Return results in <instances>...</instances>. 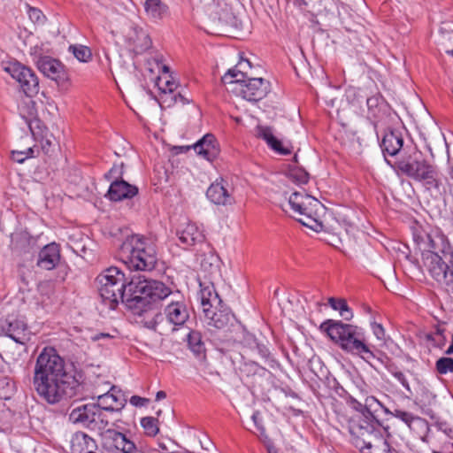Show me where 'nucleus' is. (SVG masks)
Segmentation results:
<instances>
[{"label":"nucleus","instance_id":"f257e3e1","mask_svg":"<svg viewBox=\"0 0 453 453\" xmlns=\"http://www.w3.org/2000/svg\"><path fill=\"white\" fill-rule=\"evenodd\" d=\"M96 280L102 303L110 310H115L121 301L128 309L142 313L154 301L171 293L163 282L142 276H134L127 281L124 273L116 266L103 271Z\"/></svg>","mask_w":453,"mask_h":453},{"label":"nucleus","instance_id":"f03ea898","mask_svg":"<svg viewBox=\"0 0 453 453\" xmlns=\"http://www.w3.org/2000/svg\"><path fill=\"white\" fill-rule=\"evenodd\" d=\"M33 384L41 398L50 404L72 397H82L83 385L65 369V362L53 347H45L36 358Z\"/></svg>","mask_w":453,"mask_h":453},{"label":"nucleus","instance_id":"7ed1b4c3","mask_svg":"<svg viewBox=\"0 0 453 453\" xmlns=\"http://www.w3.org/2000/svg\"><path fill=\"white\" fill-rule=\"evenodd\" d=\"M413 241L421 252L422 264L407 258L419 270H426L438 284L453 288V247L440 230H416Z\"/></svg>","mask_w":453,"mask_h":453},{"label":"nucleus","instance_id":"20e7f679","mask_svg":"<svg viewBox=\"0 0 453 453\" xmlns=\"http://www.w3.org/2000/svg\"><path fill=\"white\" fill-rule=\"evenodd\" d=\"M396 173L420 183L430 192H441L442 187L441 174L438 167L430 162L423 153L414 149L404 153L395 162Z\"/></svg>","mask_w":453,"mask_h":453},{"label":"nucleus","instance_id":"39448f33","mask_svg":"<svg viewBox=\"0 0 453 453\" xmlns=\"http://www.w3.org/2000/svg\"><path fill=\"white\" fill-rule=\"evenodd\" d=\"M319 330L345 351L359 355L366 361L376 357L374 351L366 344L364 334L357 326L345 324L341 320L326 319L319 326Z\"/></svg>","mask_w":453,"mask_h":453},{"label":"nucleus","instance_id":"423d86ee","mask_svg":"<svg viewBox=\"0 0 453 453\" xmlns=\"http://www.w3.org/2000/svg\"><path fill=\"white\" fill-rule=\"evenodd\" d=\"M121 261L134 271H152L157 263V249L154 240L143 235L127 236L119 248Z\"/></svg>","mask_w":453,"mask_h":453},{"label":"nucleus","instance_id":"0eeeda50","mask_svg":"<svg viewBox=\"0 0 453 453\" xmlns=\"http://www.w3.org/2000/svg\"><path fill=\"white\" fill-rule=\"evenodd\" d=\"M288 205L301 224L316 232L322 230L323 225L318 219L322 204L318 199L303 192H294L288 198Z\"/></svg>","mask_w":453,"mask_h":453},{"label":"nucleus","instance_id":"6e6552de","mask_svg":"<svg viewBox=\"0 0 453 453\" xmlns=\"http://www.w3.org/2000/svg\"><path fill=\"white\" fill-rule=\"evenodd\" d=\"M349 431L352 437V443L357 449L365 447L367 441H372L383 433H388V427L378 420L373 413L366 416H354L349 421Z\"/></svg>","mask_w":453,"mask_h":453},{"label":"nucleus","instance_id":"1a4fd4ad","mask_svg":"<svg viewBox=\"0 0 453 453\" xmlns=\"http://www.w3.org/2000/svg\"><path fill=\"white\" fill-rule=\"evenodd\" d=\"M4 71L19 83V89L27 96L33 97L38 94L39 79L30 67L19 62H11L4 67Z\"/></svg>","mask_w":453,"mask_h":453},{"label":"nucleus","instance_id":"9d476101","mask_svg":"<svg viewBox=\"0 0 453 453\" xmlns=\"http://www.w3.org/2000/svg\"><path fill=\"white\" fill-rule=\"evenodd\" d=\"M170 300L164 308V315L166 320L176 328L183 326L190 318V308L185 298L179 293H171L161 300ZM160 299H157L159 301ZM157 302V300L155 301Z\"/></svg>","mask_w":453,"mask_h":453},{"label":"nucleus","instance_id":"9b49d317","mask_svg":"<svg viewBox=\"0 0 453 453\" xmlns=\"http://www.w3.org/2000/svg\"><path fill=\"white\" fill-rule=\"evenodd\" d=\"M0 335H6L22 345L30 340L27 325L23 319L13 315L0 319Z\"/></svg>","mask_w":453,"mask_h":453},{"label":"nucleus","instance_id":"f8f14e48","mask_svg":"<svg viewBox=\"0 0 453 453\" xmlns=\"http://www.w3.org/2000/svg\"><path fill=\"white\" fill-rule=\"evenodd\" d=\"M101 443L108 452L135 453L137 447L135 443L127 435L116 429L111 428L104 432L100 438Z\"/></svg>","mask_w":453,"mask_h":453},{"label":"nucleus","instance_id":"ddd939ff","mask_svg":"<svg viewBox=\"0 0 453 453\" xmlns=\"http://www.w3.org/2000/svg\"><path fill=\"white\" fill-rule=\"evenodd\" d=\"M233 91L247 101L257 102L269 93L270 82L263 78L250 77L239 88H233Z\"/></svg>","mask_w":453,"mask_h":453},{"label":"nucleus","instance_id":"4468645a","mask_svg":"<svg viewBox=\"0 0 453 453\" xmlns=\"http://www.w3.org/2000/svg\"><path fill=\"white\" fill-rule=\"evenodd\" d=\"M234 188L224 178L216 179L207 188V198L216 205H232L235 203L233 196Z\"/></svg>","mask_w":453,"mask_h":453},{"label":"nucleus","instance_id":"2eb2a0df","mask_svg":"<svg viewBox=\"0 0 453 453\" xmlns=\"http://www.w3.org/2000/svg\"><path fill=\"white\" fill-rule=\"evenodd\" d=\"M36 66L44 76L55 81L57 83H61L67 80L65 66L58 59L49 56H41L36 61Z\"/></svg>","mask_w":453,"mask_h":453},{"label":"nucleus","instance_id":"dca6fc26","mask_svg":"<svg viewBox=\"0 0 453 453\" xmlns=\"http://www.w3.org/2000/svg\"><path fill=\"white\" fill-rule=\"evenodd\" d=\"M176 235L183 249H188L198 243H203L205 240L203 231L196 224L191 222L180 225L176 230Z\"/></svg>","mask_w":453,"mask_h":453},{"label":"nucleus","instance_id":"f3484780","mask_svg":"<svg viewBox=\"0 0 453 453\" xmlns=\"http://www.w3.org/2000/svg\"><path fill=\"white\" fill-rule=\"evenodd\" d=\"M193 147L197 155L210 162L215 160L220 153L219 144L212 134L203 135Z\"/></svg>","mask_w":453,"mask_h":453},{"label":"nucleus","instance_id":"a211bd4d","mask_svg":"<svg viewBox=\"0 0 453 453\" xmlns=\"http://www.w3.org/2000/svg\"><path fill=\"white\" fill-rule=\"evenodd\" d=\"M138 188L135 185L129 184L123 179L114 180L109 188L106 196L114 202L124 199H131L138 194Z\"/></svg>","mask_w":453,"mask_h":453},{"label":"nucleus","instance_id":"6ab92c4d","mask_svg":"<svg viewBox=\"0 0 453 453\" xmlns=\"http://www.w3.org/2000/svg\"><path fill=\"white\" fill-rule=\"evenodd\" d=\"M70 442L72 453H104L99 449L96 441L81 431L74 433Z\"/></svg>","mask_w":453,"mask_h":453},{"label":"nucleus","instance_id":"aec40b11","mask_svg":"<svg viewBox=\"0 0 453 453\" xmlns=\"http://www.w3.org/2000/svg\"><path fill=\"white\" fill-rule=\"evenodd\" d=\"M60 260V247L56 242L45 245L39 252L36 265L44 270L54 269Z\"/></svg>","mask_w":453,"mask_h":453},{"label":"nucleus","instance_id":"412c9836","mask_svg":"<svg viewBox=\"0 0 453 453\" xmlns=\"http://www.w3.org/2000/svg\"><path fill=\"white\" fill-rule=\"evenodd\" d=\"M256 135L257 138L264 140L268 147L278 154L290 155L292 152L290 148L284 146L282 142L274 135L273 129L271 127L257 125Z\"/></svg>","mask_w":453,"mask_h":453},{"label":"nucleus","instance_id":"4be33fe9","mask_svg":"<svg viewBox=\"0 0 453 453\" xmlns=\"http://www.w3.org/2000/svg\"><path fill=\"white\" fill-rule=\"evenodd\" d=\"M156 86L160 91L159 98L163 104L171 107L176 104L174 93L178 88V84L170 75L158 77L156 81Z\"/></svg>","mask_w":453,"mask_h":453},{"label":"nucleus","instance_id":"5701e85b","mask_svg":"<svg viewBox=\"0 0 453 453\" xmlns=\"http://www.w3.org/2000/svg\"><path fill=\"white\" fill-rule=\"evenodd\" d=\"M380 146L384 155H397L403 146L402 133L398 130H387L383 134Z\"/></svg>","mask_w":453,"mask_h":453},{"label":"nucleus","instance_id":"b1692460","mask_svg":"<svg viewBox=\"0 0 453 453\" xmlns=\"http://www.w3.org/2000/svg\"><path fill=\"white\" fill-rule=\"evenodd\" d=\"M209 326L217 329L226 328L231 320V314L226 310L218 308V305L206 307L203 311Z\"/></svg>","mask_w":453,"mask_h":453},{"label":"nucleus","instance_id":"393cba45","mask_svg":"<svg viewBox=\"0 0 453 453\" xmlns=\"http://www.w3.org/2000/svg\"><path fill=\"white\" fill-rule=\"evenodd\" d=\"M96 410V403H88L78 406L71 411L69 414V419L73 424H79L89 429L95 411Z\"/></svg>","mask_w":453,"mask_h":453},{"label":"nucleus","instance_id":"a878e982","mask_svg":"<svg viewBox=\"0 0 453 453\" xmlns=\"http://www.w3.org/2000/svg\"><path fill=\"white\" fill-rule=\"evenodd\" d=\"M113 390L114 388H111V392L99 395L96 403L100 408L110 414L120 413L126 405V400L115 395Z\"/></svg>","mask_w":453,"mask_h":453},{"label":"nucleus","instance_id":"bb28decb","mask_svg":"<svg viewBox=\"0 0 453 453\" xmlns=\"http://www.w3.org/2000/svg\"><path fill=\"white\" fill-rule=\"evenodd\" d=\"M129 46L135 54H142L151 47L152 42L142 28H134L128 38Z\"/></svg>","mask_w":453,"mask_h":453},{"label":"nucleus","instance_id":"cd10ccee","mask_svg":"<svg viewBox=\"0 0 453 453\" xmlns=\"http://www.w3.org/2000/svg\"><path fill=\"white\" fill-rule=\"evenodd\" d=\"M244 64L250 65L249 60H243L239 62V64L234 68L229 69L226 73L222 77V82L224 84H232L234 88H239L241 83L246 82L248 78H250L247 72L243 71Z\"/></svg>","mask_w":453,"mask_h":453},{"label":"nucleus","instance_id":"c85d7f7f","mask_svg":"<svg viewBox=\"0 0 453 453\" xmlns=\"http://www.w3.org/2000/svg\"><path fill=\"white\" fill-rule=\"evenodd\" d=\"M187 343L190 351L199 361L206 359V348L202 334L197 330H191L187 335Z\"/></svg>","mask_w":453,"mask_h":453},{"label":"nucleus","instance_id":"c756f323","mask_svg":"<svg viewBox=\"0 0 453 453\" xmlns=\"http://www.w3.org/2000/svg\"><path fill=\"white\" fill-rule=\"evenodd\" d=\"M97 410L95 411L92 423L90 424L89 430L96 432L100 438L103 436L104 432L107 431V426L110 424V418L106 411L96 404Z\"/></svg>","mask_w":453,"mask_h":453},{"label":"nucleus","instance_id":"7c9ffc66","mask_svg":"<svg viewBox=\"0 0 453 453\" xmlns=\"http://www.w3.org/2000/svg\"><path fill=\"white\" fill-rule=\"evenodd\" d=\"M144 11L148 17L152 19H162L168 12V6L161 0H146Z\"/></svg>","mask_w":453,"mask_h":453},{"label":"nucleus","instance_id":"2f4dec72","mask_svg":"<svg viewBox=\"0 0 453 453\" xmlns=\"http://www.w3.org/2000/svg\"><path fill=\"white\" fill-rule=\"evenodd\" d=\"M358 449L361 453H393L391 446L383 434L375 437L372 441H367L365 447Z\"/></svg>","mask_w":453,"mask_h":453},{"label":"nucleus","instance_id":"473e14b6","mask_svg":"<svg viewBox=\"0 0 453 453\" xmlns=\"http://www.w3.org/2000/svg\"><path fill=\"white\" fill-rule=\"evenodd\" d=\"M245 353L249 354L248 351H250L252 354H257L264 359H268L270 357V350L269 349L260 342H258L252 336H248L245 339Z\"/></svg>","mask_w":453,"mask_h":453},{"label":"nucleus","instance_id":"72a5a7b5","mask_svg":"<svg viewBox=\"0 0 453 453\" xmlns=\"http://www.w3.org/2000/svg\"><path fill=\"white\" fill-rule=\"evenodd\" d=\"M201 304L203 309L210 306L219 305L221 303V300L219 299V295L213 289V287H206L201 289Z\"/></svg>","mask_w":453,"mask_h":453},{"label":"nucleus","instance_id":"f704fd0d","mask_svg":"<svg viewBox=\"0 0 453 453\" xmlns=\"http://www.w3.org/2000/svg\"><path fill=\"white\" fill-rule=\"evenodd\" d=\"M240 371L243 375L247 377L259 375L264 376L267 370L261 365H259L257 362L249 360L244 361L240 366Z\"/></svg>","mask_w":453,"mask_h":453},{"label":"nucleus","instance_id":"c9c22d12","mask_svg":"<svg viewBox=\"0 0 453 453\" xmlns=\"http://www.w3.org/2000/svg\"><path fill=\"white\" fill-rule=\"evenodd\" d=\"M328 303L334 310L339 311L341 316L345 320H350L353 318V313L350 308L349 307L346 300L330 297L328 299Z\"/></svg>","mask_w":453,"mask_h":453},{"label":"nucleus","instance_id":"e433bc0d","mask_svg":"<svg viewBox=\"0 0 453 453\" xmlns=\"http://www.w3.org/2000/svg\"><path fill=\"white\" fill-rule=\"evenodd\" d=\"M369 113L374 117H379L380 111L385 107V100L380 94H376L366 100Z\"/></svg>","mask_w":453,"mask_h":453},{"label":"nucleus","instance_id":"4c0bfd02","mask_svg":"<svg viewBox=\"0 0 453 453\" xmlns=\"http://www.w3.org/2000/svg\"><path fill=\"white\" fill-rule=\"evenodd\" d=\"M444 332L445 329L438 325L435 327V332L427 334L426 339L430 342L434 347L442 349L447 342Z\"/></svg>","mask_w":453,"mask_h":453},{"label":"nucleus","instance_id":"58836bf2","mask_svg":"<svg viewBox=\"0 0 453 453\" xmlns=\"http://www.w3.org/2000/svg\"><path fill=\"white\" fill-rule=\"evenodd\" d=\"M141 426L148 436L154 437L159 432L158 420L154 417H144L141 419Z\"/></svg>","mask_w":453,"mask_h":453},{"label":"nucleus","instance_id":"ea45409f","mask_svg":"<svg viewBox=\"0 0 453 453\" xmlns=\"http://www.w3.org/2000/svg\"><path fill=\"white\" fill-rule=\"evenodd\" d=\"M69 51L81 62H88L92 58L90 49L84 45H70Z\"/></svg>","mask_w":453,"mask_h":453},{"label":"nucleus","instance_id":"a19ab883","mask_svg":"<svg viewBox=\"0 0 453 453\" xmlns=\"http://www.w3.org/2000/svg\"><path fill=\"white\" fill-rule=\"evenodd\" d=\"M42 150L46 155H50L56 150L57 143L52 134L46 132L39 140Z\"/></svg>","mask_w":453,"mask_h":453},{"label":"nucleus","instance_id":"79ce46f5","mask_svg":"<svg viewBox=\"0 0 453 453\" xmlns=\"http://www.w3.org/2000/svg\"><path fill=\"white\" fill-rule=\"evenodd\" d=\"M376 354V357L372 358L376 360L378 363L384 365L387 370L395 377V372H399L397 366L391 361V359L381 351H374Z\"/></svg>","mask_w":453,"mask_h":453},{"label":"nucleus","instance_id":"37998d69","mask_svg":"<svg viewBox=\"0 0 453 453\" xmlns=\"http://www.w3.org/2000/svg\"><path fill=\"white\" fill-rule=\"evenodd\" d=\"M27 15L29 19L35 25L42 26L45 24L47 18L43 14V12L35 7H32L29 4H27Z\"/></svg>","mask_w":453,"mask_h":453},{"label":"nucleus","instance_id":"c03bdc74","mask_svg":"<svg viewBox=\"0 0 453 453\" xmlns=\"http://www.w3.org/2000/svg\"><path fill=\"white\" fill-rule=\"evenodd\" d=\"M385 412L390 413L392 416L399 418L403 422H404L406 425L411 426V424L413 422L414 419H417L418 418L414 417L412 413L409 411H403L401 409H394L393 411H389L388 409L385 408Z\"/></svg>","mask_w":453,"mask_h":453},{"label":"nucleus","instance_id":"a18cd8bd","mask_svg":"<svg viewBox=\"0 0 453 453\" xmlns=\"http://www.w3.org/2000/svg\"><path fill=\"white\" fill-rule=\"evenodd\" d=\"M288 175L297 184H306L310 179L309 173L303 168L291 169Z\"/></svg>","mask_w":453,"mask_h":453},{"label":"nucleus","instance_id":"49530a36","mask_svg":"<svg viewBox=\"0 0 453 453\" xmlns=\"http://www.w3.org/2000/svg\"><path fill=\"white\" fill-rule=\"evenodd\" d=\"M435 367L437 372L441 374L453 372V358L441 357L436 361Z\"/></svg>","mask_w":453,"mask_h":453},{"label":"nucleus","instance_id":"de8ad7c7","mask_svg":"<svg viewBox=\"0 0 453 453\" xmlns=\"http://www.w3.org/2000/svg\"><path fill=\"white\" fill-rule=\"evenodd\" d=\"M347 403L349 406L357 411L358 413L356 416H366L368 413H372L371 410H367V406L362 404L360 402L356 400L352 395H349L347 397Z\"/></svg>","mask_w":453,"mask_h":453},{"label":"nucleus","instance_id":"09e8293b","mask_svg":"<svg viewBox=\"0 0 453 453\" xmlns=\"http://www.w3.org/2000/svg\"><path fill=\"white\" fill-rule=\"evenodd\" d=\"M34 149L28 148L26 150H12V158L19 164L25 162L27 158L34 157Z\"/></svg>","mask_w":453,"mask_h":453},{"label":"nucleus","instance_id":"8fccbe9b","mask_svg":"<svg viewBox=\"0 0 453 453\" xmlns=\"http://www.w3.org/2000/svg\"><path fill=\"white\" fill-rule=\"evenodd\" d=\"M123 166L124 165L121 164L119 165H114L110 171L105 173V178L108 180H111V179L114 180H121L123 176Z\"/></svg>","mask_w":453,"mask_h":453},{"label":"nucleus","instance_id":"3c124183","mask_svg":"<svg viewBox=\"0 0 453 453\" xmlns=\"http://www.w3.org/2000/svg\"><path fill=\"white\" fill-rule=\"evenodd\" d=\"M371 327H372L373 334L376 336V338L378 340H380V341L385 340V329L381 324H379L377 322H372L371 324Z\"/></svg>","mask_w":453,"mask_h":453},{"label":"nucleus","instance_id":"603ef678","mask_svg":"<svg viewBox=\"0 0 453 453\" xmlns=\"http://www.w3.org/2000/svg\"><path fill=\"white\" fill-rule=\"evenodd\" d=\"M395 378L401 383V385L407 390L408 393L411 394V389L405 374L403 372H395Z\"/></svg>","mask_w":453,"mask_h":453},{"label":"nucleus","instance_id":"864d4df0","mask_svg":"<svg viewBox=\"0 0 453 453\" xmlns=\"http://www.w3.org/2000/svg\"><path fill=\"white\" fill-rule=\"evenodd\" d=\"M129 402L134 406L142 407L146 405L150 402V399L141 397L139 395H133L131 396Z\"/></svg>","mask_w":453,"mask_h":453},{"label":"nucleus","instance_id":"5fc2aeb1","mask_svg":"<svg viewBox=\"0 0 453 453\" xmlns=\"http://www.w3.org/2000/svg\"><path fill=\"white\" fill-rule=\"evenodd\" d=\"M251 418L254 421V423H255L256 426L257 427V429L261 432V434H264L265 432V429L261 425L260 412L259 411H255L252 414Z\"/></svg>","mask_w":453,"mask_h":453},{"label":"nucleus","instance_id":"6e6d98bb","mask_svg":"<svg viewBox=\"0 0 453 453\" xmlns=\"http://www.w3.org/2000/svg\"><path fill=\"white\" fill-rule=\"evenodd\" d=\"M373 403L382 406V404L374 396L366 397L365 405L367 406V410H371Z\"/></svg>","mask_w":453,"mask_h":453},{"label":"nucleus","instance_id":"4d7b16f0","mask_svg":"<svg viewBox=\"0 0 453 453\" xmlns=\"http://www.w3.org/2000/svg\"><path fill=\"white\" fill-rule=\"evenodd\" d=\"M20 241L21 242H27L28 244H35L36 240L30 236L27 233H21L20 234Z\"/></svg>","mask_w":453,"mask_h":453},{"label":"nucleus","instance_id":"13d9d810","mask_svg":"<svg viewBox=\"0 0 453 453\" xmlns=\"http://www.w3.org/2000/svg\"><path fill=\"white\" fill-rule=\"evenodd\" d=\"M174 97L176 98V103L180 102L182 104H189L191 101L181 95L180 92L174 93Z\"/></svg>","mask_w":453,"mask_h":453},{"label":"nucleus","instance_id":"bf43d9fd","mask_svg":"<svg viewBox=\"0 0 453 453\" xmlns=\"http://www.w3.org/2000/svg\"><path fill=\"white\" fill-rule=\"evenodd\" d=\"M67 275V268L65 266L64 267H58V276L59 281L62 282L65 280V277Z\"/></svg>","mask_w":453,"mask_h":453},{"label":"nucleus","instance_id":"052dcab7","mask_svg":"<svg viewBox=\"0 0 453 453\" xmlns=\"http://www.w3.org/2000/svg\"><path fill=\"white\" fill-rule=\"evenodd\" d=\"M166 397V393L163 390H160L157 393L156 395V400L157 401H159V400H162V399H165Z\"/></svg>","mask_w":453,"mask_h":453},{"label":"nucleus","instance_id":"680f3d73","mask_svg":"<svg viewBox=\"0 0 453 453\" xmlns=\"http://www.w3.org/2000/svg\"><path fill=\"white\" fill-rule=\"evenodd\" d=\"M294 4L297 7H303V6H306L307 5V3L305 2V0H294Z\"/></svg>","mask_w":453,"mask_h":453},{"label":"nucleus","instance_id":"e2e57ef3","mask_svg":"<svg viewBox=\"0 0 453 453\" xmlns=\"http://www.w3.org/2000/svg\"><path fill=\"white\" fill-rule=\"evenodd\" d=\"M147 327L150 328V329H153V330H156V327H157V321L155 319L150 321V322H147Z\"/></svg>","mask_w":453,"mask_h":453},{"label":"nucleus","instance_id":"0e129e2a","mask_svg":"<svg viewBox=\"0 0 453 453\" xmlns=\"http://www.w3.org/2000/svg\"><path fill=\"white\" fill-rule=\"evenodd\" d=\"M111 337L108 334H99L94 336V340H100L102 338H109Z\"/></svg>","mask_w":453,"mask_h":453},{"label":"nucleus","instance_id":"69168bd1","mask_svg":"<svg viewBox=\"0 0 453 453\" xmlns=\"http://www.w3.org/2000/svg\"><path fill=\"white\" fill-rule=\"evenodd\" d=\"M445 353H446L447 355H451V354H453V334H452L451 344H450V346L448 348V349L445 351Z\"/></svg>","mask_w":453,"mask_h":453},{"label":"nucleus","instance_id":"338daca9","mask_svg":"<svg viewBox=\"0 0 453 453\" xmlns=\"http://www.w3.org/2000/svg\"><path fill=\"white\" fill-rule=\"evenodd\" d=\"M119 420V419H116L115 421L112 422V426H115L116 428H119V425H118V422Z\"/></svg>","mask_w":453,"mask_h":453},{"label":"nucleus","instance_id":"774afa93","mask_svg":"<svg viewBox=\"0 0 453 453\" xmlns=\"http://www.w3.org/2000/svg\"><path fill=\"white\" fill-rule=\"evenodd\" d=\"M444 50H445L446 53L450 54V55L453 56V49L452 50L445 49Z\"/></svg>","mask_w":453,"mask_h":453}]
</instances>
